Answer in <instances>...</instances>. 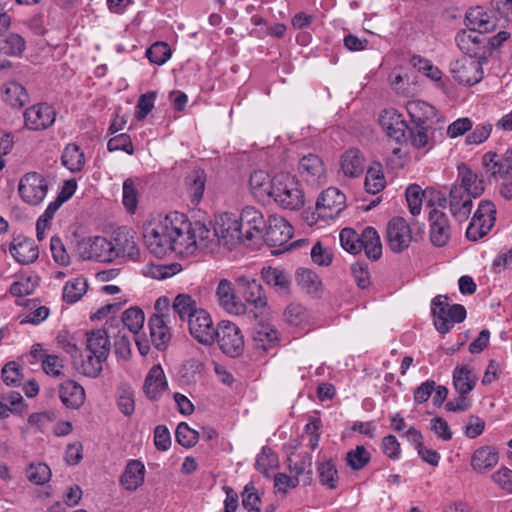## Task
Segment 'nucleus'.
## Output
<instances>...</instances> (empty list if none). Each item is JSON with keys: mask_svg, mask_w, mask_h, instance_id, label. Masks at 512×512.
<instances>
[{"mask_svg": "<svg viewBox=\"0 0 512 512\" xmlns=\"http://www.w3.org/2000/svg\"><path fill=\"white\" fill-rule=\"evenodd\" d=\"M411 64L413 65V67L423 72L431 80L435 82L441 81V70L433 66L429 60L422 58L421 56H413L411 58Z\"/></svg>", "mask_w": 512, "mask_h": 512, "instance_id": "nucleus-63", "label": "nucleus"}, {"mask_svg": "<svg viewBox=\"0 0 512 512\" xmlns=\"http://www.w3.org/2000/svg\"><path fill=\"white\" fill-rule=\"evenodd\" d=\"M59 396L62 403L72 409L79 408L85 401L84 388L72 380H66L60 385Z\"/></svg>", "mask_w": 512, "mask_h": 512, "instance_id": "nucleus-36", "label": "nucleus"}, {"mask_svg": "<svg viewBox=\"0 0 512 512\" xmlns=\"http://www.w3.org/2000/svg\"><path fill=\"white\" fill-rule=\"evenodd\" d=\"M187 192L194 204L199 203L203 197L206 184L205 172L201 169L192 170L185 179Z\"/></svg>", "mask_w": 512, "mask_h": 512, "instance_id": "nucleus-45", "label": "nucleus"}, {"mask_svg": "<svg viewBox=\"0 0 512 512\" xmlns=\"http://www.w3.org/2000/svg\"><path fill=\"white\" fill-rule=\"evenodd\" d=\"M364 156L359 149L352 148L341 156L340 167L345 176L359 177L364 171Z\"/></svg>", "mask_w": 512, "mask_h": 512, "instance_id": "nucleus-38", "label": "nucleus"}, {"mask_svg": "<svg viewBox=\"0 0 512 512\" xmlns=\"http://www.w3.org/2000/svg\"><path fill=\"white\" fill-rule=\"evenodd\" d=\"M238 224L244 245L257 246L262 243L267 221L259 210L252 206L244 207L238 217Z\"/></svg>", "mask_w": 512, "mask_h": 512, "instance_id": "nucleus-5", "label": "nucleus"}, {"mask_svg": "<svg viewBox=\"0 0 512 512\" xmlns=\"http://www.w3.org/2000/svg\"><path fill=\"white\" fill-rule=\"evenodd\" d=\"M499 462V453L492 446H481L471 456V467L479 474L492 470Z\"/></svg>", "mask_w": 512, "mask_h": 512, "instance_id": "nucleus-32", "label": "nucleus"}, {"mask_svg": "<svg viewBox=\"0 0 512 512\" xmlns=\"http://www.w3.org/2000/svg\"><path fill=\"white\" fill-rule=\"evenodd\" d=\"M477 376L467 366H457L453 371V385L460 395L469 394L476 386Z\"/></svg>", "mask_w": 512, "mask_h": 512, "instance_id": "nucleus-44", "label": "nucleus"}, {"mask_svg": "<svg viewBox=\"0 0 512 512\" xmlns=\"http://www.w3.org/2000/svg\"><path fill=\"white\" fill-rule=\"evenodd\" d=\"M241 496L242 505L248 512H261V499L252 482L245 485Z\"/></svg>", "mask_w": 512, "mask_h": 512, "instance_id": "nucleus-57", "label": "nucleus"}, {"mask_svg": "<svg viewBox=\"0 0 512 512\" xmlns=\"http://www.w3.org/2000/svg\"><path fill=\"white\" fill-rule=\"evenodd\" d=\"M474 196L469 195L461 188H450L448 196L449 211L459 223L465 222L472 211Z\"/></svg>", "mask_w": 512, "mask_h": 512, "instance_id": "nucleus-27", "label": "nucleus"}, {"mask_svg": "<svg viewBox=\"0 0 512 512\" xmlns=\"http://www.w3.org/2000/svg\"><path fill=\"white\" fill-rule=\"evenodd\" d=\"M26 477L33 484L43 485L49 481L51 470L49 466L44 463L31 464L26 469Z\"/></svg>", "mask_w": 512, "mask_h": 512, "instance_id": "nucleus-55", "label": "nucleus"}, {"mask_svg": "<svg viewBox=\"0 0 512 512\" xmlns=\"http://www.w3.org/2000/svg\"><path fill=\"white\" fill-rule=\"evenodd\" d=\"M370 460V453L364 446H357L346 455L347 465L353 470H360L366 466Z\"/></svg>", "mask_w": 512, "mask_h": 512, "instance_id": "nucleus-61", "label": "nucleus"}, {"mask_svg": "<svg viewBox=\"0 0 512 512\" xmlns=\"http://www.w3.org/2000/svg\"><path fill=\"white\" fill-rule=\"evenodd\" d=\"M20 197L29 205H39L45 198L48 185L45 178L36 173L25 174L18 186Z\"/></svg>", "mask_w": 512, "mask_h": 512, "instance_id": "nucleus-10", "label": "nucleus"}, {"mask_svg": "<svg viewBox=\"0 0 512 512\" xmlns=\"http://www.w3.org/2000/svg\"><path fill=\"white\" fill-rule=\"evenodd\" d=\"M277 461V456L272 449L264 446L256 459L255 466L259 472L267 475L269 469L276 466Z\"/></svg>", "mask_w": 512, "mask_h": 512, "instance_id": "nucleus-64", "label": "nucleus"}, {"mask_svg": "<svg viewBox=\"0 0 512 512\" xmlns=\"http://www.w3.org/2000/svg\"><path fill=\"white\" fill-rule=\"evenodd\" d=\"M466 21L469 29H473L483 36L497 26V20L493 13L480 6L472 7L466 12Z\"/></svg>", "mask_w": 512, "mask_h": 512, "instance_id": "nucleus-30", "label": "nucleus"}, {"mask_svg": "<svg viewBox=\"0 0 512 512\" xmlns=\"http://www.w3.org/2000/svg\"><path fill=\"white\" fill-rule=\"evenodd\" d=\"M341 246L351 254L364 250L371 260H378L382 255V244L377 231L373 227H366L362 233L352 228H344L339 234Z\"/></svg>", "mask_w": 512, "mask_h": 512, "instance_id": "nucleus-2", "label": "nucleus"}, {"mask_svg": "<svg viewBox=\"0 0 512 512\" xmlns=\"http://www.w3.org/2000/svg\"><path fill=\"white\" fill-rule=\"evenodd\" d=\"M429 236L432 244L437 247L445 246L451 238V226L445 212L436 208L429 213Z\"/></svg>", "mask_w": 512, "mask_h": 512, "instance_id": "nucleus-23", "label": "nucleus"}, {"mask_svg": "<svg viewBox=\"0 0 512 512\" xmlns=\"http://www.w3.org/2000/svg\"><path fill=\"white\" fill-rule=\"evenodd\" d=\"M152 343L159 350L165 348L171 335L163 315L154 314L148 321Z\"/></svg>", "mask_w": 512, "mask_h": 512, "instance_id": "nucleus-41", "label": "nucleus"}, {"mask_svg": "<svg viewBox=\"0 0 512 512\" xmlns=\"http://www.w3.org/2000/svg\"><path fill=\"white\" fill-rule=\"evenodd\" d=\"M379 124L389 138L397 143L406 141L408 126L402 114L397 110L393 108L383 110L379 115Z\"/></svg>", "mask_w": 512, "mask_h": 512, "instance_id": "nucleus-18", "label": "nucleus"}, {"mask_svg": "<svg viewBox=\"0 0 512 512\" xmlns=\"http://www.w3.org/2000/svg\"><path fill=\"white\" fill-rule=\"evenodd\" d=\"M82 248L81 253L85 259L99 262H111L115 259L112 239L100 236L90 238L83 242Z\"/></svg>", "mask_w": 512, "mask_h": 512, "instance_id": "nucleus-24", "label": "nucleus"}, {"mask_svg": "<svg viewBox=\"0 0 512 512\" xmlns=\"http://www.w3.org/2000/svg\"><path fill=\"white\" fill-rule=\"evenodd\" d=\"M106 360L107 358H102L97 354L85 352L84 358L79 354L72 363L79 373L90 378H96L101 373L102 365Z\"/></svg>", "mask_w": 512, "mask_h": 512, "instance_id": "nucleus-39", "label": "nucleus"}, {"mask_svg": "<svg viewBox=\"0 0 512 512\" xmlns=\"http://www.w3.org/2000/svg\"><path fill=\"white\" fill-rule=\"evenodd\" d=\"M254 348L260 352H267L278 341V332L268 324H259L252 336Z\"/></svg>", "mask_w": 512, "mask_h": 512, "instance_id": "nucleus-43", "label": "nucleus"}, {"mask_svg": "<svg viewBox=\"0 0 512 512\" xmlns=\"http://www.w3.org/2000/svg\"><path fill=\"white\" fill-rule=\"evenodd\" d=\"M183 234L189 237L187 245H183V253H192L195 248H200L209 253H214L218 249L217 234L215 227H208L206 224L196 221H188V228Z\"/></svg>", "mask_w": 512, "mask_h": 512, "instance_id": "nucleus-6", "label": "nucleus"}, {"mask_svg": "<svg viewBox=\"0 0 512 512\" xmlns=\"http://www.w3.org/2000/svg\"><path fill=\"white\" fill-rule=\"evenodd\" d=\"M144 392L150 400H158L168 388L164 371L160 365H153L144 382Z\"/></svg>", "mask_w": 512, "mask_h": 512, "instance_id": "nucleus-33", "label": "nucleus"}, {"mask_svg": "<svg viewBox=\"0 0 512 512\" xmlns=\"http://www.w3.org/2000/svg\"><path fill=\"white\" fill-rule=\"evenodd\" d=\"M146 56L151 63L162 65L171 57V50L168 44L156 42L147 49Z\"/></svg>", "mask_w": 512, "mask_h": 512, "instance_id": "nucleus-58", "label": "nucleus"}, {"mask_svg": "<svg viewBox=\"0 0 512 512\" xmlns=\"http://www.w3.org/2000/svg\"><path fill=\"white\" fill-rule=\"evenodd\" d=\"M215 340L221 351L230 356L238 357L244 350V337L239 327L226 320L217 324Z\"/></svg>", "mask_w": 512, "mask_h": 512, "instance_id": "nucleus-8", "label": "nucleus"}, {"mask_svg": "<svg viewBox=\"0 0 512 512\" xmlns=\"http://www.w3.org/2000/svg\"><path fill=\"white\" fill-rule=\"evenodd\" d=\"M173 309L182 320L187 319V321H190V318H192L200 308L197 307V303L192 296L179 294L173 301Z\"/></svg>", "mask_w": 512, "mask_h": 512, "instance_id": "nucleus-50", "label": "nucleus"}, {"mask_svg": "<svg viewBox=\"0 0 512 512\" xmlns=\"http://www.w3.org/2000/svg\"><path fill=\"white\" fill-rule=\"evenodd\" d=\"M188 228V221L183 214L174 212L158 222L149 223L144 227L143 238L151 253L162 257L169 252L183 253V245L189 237L183 234Z\"/></svg>", "mask_w": 512, "mask_h": 512, "instance_id": "nucleus-1", "label": "nucleus"}, {"mask_svg": "<svg viewBox=\"0 0 512 512\" xmlns=\"http://www.w3.org/2000/svg\"><path fill=\"white\" fill-rule=\"evenodd\" d=\"M188 328L191 336L199 343L203 345L214 343L216 328H214L212 318L206 310L199 309L188 321Z\"/></svg>", "mask_w": 512, "mask_h": 512, "instance_id": "nucleus-15", "label": "nucleus"}, {"mask_svg": "<svg viewBox=\"0 0 512 512\" xmlns=\"http://www.w3.org/2000/svg\"><path fill=\"white\" fill-rule=\"evenodd\" d=\"M319 479L322 485L330 489L337 486L338 475L337 469L332 461H325L318 466Z\"/></svg>", "mask_w": 512, "mask_h": 512, "instance_id": "nucleus-56", "label": "nucleus"}, {"mask_svg": "<svg viewBox=\"0 0 512 512\" xmlns=\"http://www.w3.org/2000/svg\"><path fill=\"white\" fill-rule=\"evenodd\" d=\"M406 109L414 126H444L435 107L425 101H409Z\"/></svg>", "mask_w": 512, "mask_h": 512, "instance_id": "nucleus-17", "label": "nucleus"}, {"mask_svg": "<svg viewBox=\"0 0 512 512\" xmlns=\"http://www.w3.org/2000/svg\"><path fill=\"white\" fill-rule=\"evenodd\" d=\"M385 177L379 163L368 168L365 177V190L370 194H377L385 187Z\"/></svg>", "mask_w": 512, "mask_h": 512, "instance_id": "nucleus-51", "label": "nucleus"}, {"mask_svg": "<svg viewBox=\"0 0 512 512\" xmlns=\"http://www.w3.org/2000/svg\"><path fill=\"white\" fill-rule=\"evenodd\" d=\"M3 101L14 109H20L29 102V95L23 85L10 81L3 85Z\"/></svg>", "mask_w": 512, "mask_h": 512, "instance_id": "nucleus-42", "label": "nucleus"}, {"mask_svg": "<svg viewBox=\"0 0 512 512\" xmlns=\"http://www.w3.org/2000/svg\"><path fill=\"white\" fill-rule=\"evenodd\" d=\"M405 195L410 213L414 216L420 214L424 196L422 188L417 184H411L407 187Z\"/></svg>", "mask_w": 512, "mask_h": 512, "instance_id": "nucleus-60", "label": "nucleus"}, {"mask_svg": "<svg viewBox=\"0 0 512 512\" xmlns=\"http://www.w3.org/2000/svg\"><path fill=\"white\" fill-rule=\"evenodd\" d=\"M293 236L292 226L281 216H269L263 241L271 247H283Z\"/></svg>", "mask_w": 512, "mask_h": 512, "instance_id": "nucleus-13", "label": "nucleus"}, {"mask_svg": "<svg viewBox=\"0 0 512 512\" xmlns=\"http://www.w3.org/2000/svg\"><path fill=\"white\" fill-rule=\"evenodd\" d=\"M25 49V40L16 33L8 34L0 46V53L6 56H20Z\"/></svg>", "mask_w": 512, "mask_h": 512, "instance_id": "nucleus-54", "label": "nucleus"}, {"mask_svg": "<svg viewBox=\"0 0 512 512\" xmlns=\"http://www.w3.org/2000/svg\"><path fill=\"white\" fill-rule=\"evenodd\" d=\"M145 466L139 460H130L120 477L121 485L129 491H134L144 483Z\"/></svg>", "mask_w": 512, "mask_h": 512, "instance_id": "nucleus-37", "label": "nucleus"}, {"mask_svg": "<svg viewBox=\"0 0 512 512\" xmlns=\"http://www.w3.org/2000/svg\"><path fill=\"white\" fill-rule=\"evenodd\" d=\"M216 297L219 305L229 314L237 316L246 314V304L236 296L233 285L228 279L219 281L216 288Z\"/></svg>", "mask_w": 512, "mask_h": 512, "instance_id": "nucleus-22", "label": "nucleus"}, {"mask_svg": "<svg viewBox=\"0 0 512 512\" xmlns=\"http://www.w3.org/2000/svg\"><path fill=\"white\" fill-rule=\"evenodd\" d=\"M235 283L248 304L256 309H263L267 306L265 291L255 278L240 275L235 278Z\"/></svg>", "mask_w": 512, "mask_h": 512, "instance_id": "nucleus-19", "label": "nucleus"}, {"mask_svg": "<svg viewBox=\"0 0 512 512\" xmlns=\"http://www.w3.org/2000/svg\"><path fill=\"white\" fill-rule=\"evenodd\" d=\"M451 188H461L463 192L479 198L485 191V181L480 172L472 170L467 164L457 166L456 183Z\"/></svg>", "mask_w": 512, "mask_h": 512, "instance_id": "nucleus-14", "label": "nucleus"}, {"mask_svg": "<svg viewBox=\"0 0 512 512\" xmlns=\"http://www.w3.org/2000/svg\"><path fill=\"white\" fill-rule=\"evenodd\" d=\"M301 176L312 185L320 184L326 177L322 159L316 154H308L299 161Z\"/></svg>", "mask_w": 512, "mask_h": 512, "instance_id": "nucleus-31", "label": "nucleus"}, {"mask_svg": "<svg viewBox=\"0 0 512 512\" xmlns=\"http://www.w3.org/2000/svg\"><path fill=\"white\" fill-rule=\"evenodd\" d=\"M9 252L20 264L33 263L39 256V249L34 240L22 235L13 238Z\"/></svg>", "mask_w": 512, "mask_h": 512, "instance_id": "nucleus-28", "label": "nucleus"}, {"mask_svg": "<svg viewBox=\"0 0 512 512\" xmlns=\"http://www.w3.org/2000/svg\"><path fill=\"white\" fill-rule=\"evenodd\" d=\"M88 283L84 277H76L66 282L63 287V300L68 304L79 301L87 292Z\"/></svg>", "mask_w": 512, "mask_h": 512, "instance_id": "nucleus-48", "label": "nucleus"}, {"mask_svg": "<svg viewBox=\"0 0 512 512\" xmlns=\"http://www.w3.org/2000/svg\"><path fill=\"white\" fill-rule=\"evenodd\" d=\"M455 41L458 48L466 54L465 56L473 57L479 53L485 37L477 31L468 28L467 30L459 31L456 34Z\"/></svg>", "mask_w": 512, "mask_h": 512, "instance_id": "nucleus-35", "label": "nucleus"}, {"mask_svg": "<svg viewBox=\"0 0 512 512\" xmlns=\"http://www.w3.org/2000/svg\"><path fill=\"white\" fill-rule=\"evenodd\" d=\"M215 231L217 234L218 247L224 246L232 249L237 244H243L240 232L238 217L232 213H223L215 219Z\"/></svg>", "mask_w": 512, "mask_h": 512, "instance_id": "nucleus-9", "label": "nucleus"}, {"mask_svg": "<svg viewBox=\"0 0 512 512\" xmlns=\"http://www.w3.org/2000/svg\"><path fill=\"white\" fill-rule=\"evenodd\" d=\"M86 353L97 354L108 358L110 353L109 334L106 330L97 329L86 334Z\"/></svg>", "mask_w": 512, "mask_h": 512, "instance_id": "nucleus-40", "label": "nucleus"}, {"mask_svg": "<svg viewBox=\"0 0 512 512\" xmlns=\"http://www.w3.org/2000/svg\"><path fill=\"white\" fill-rule=\"evenodd\" d=\"M312 458L309 454H305L300 460L293 461L288 458V468L292 477H298L299 483L302 482L305 486L310 485L312 482Z\"/></svg>", "mask_w": 512, "mask_h": 512, "instance_id": "nucleus-46", "label": "nucleus"}, {"mask_svg": "<svg viewBox=\"0 0 512 512\" xmlns=\"http://www.w3.org/2000/svg\"><path fill=\"white\" fill-rule=\"evenodd\" d=\"M138 204V191L134 180L128 178L123 183V205L126 210L133 214Z\"/></svg>", "mask_w": 512, "mask_h": 512, "instance_id": "nucleus-59", "label": "nucleus"}, {"mask_svg": "<svg viewBox=\"0 0 512 512\" xmlns=\"http://www.w3.org/2000/svg\"><path fill=\"white\" fill-rule=\"evenodd\" d=\"M261 279L281 297H286L291 292V276L284 269L272 266L263 267Z\"/></svg>", "mask_w": 512, "mask_h": 512, "instance_id": "nucleus-25", "label": "nucleus"}, {"mask_svg": "<svg viewBox=\"0 0 512 512\" xmlns=\"http://www.w3.org/2000/svg\"><path fill=\"white\" fill-rule=\"evenodd\" d=\"M482 165L491 177H512V150L501 154L489 151L483 155Z\"/></svg>", "mask_w": 512, "mask_h": 512, "instance_id": "nucleus-20", "label": "nucleus"}, {"mask_svg": "<svg viewBox=\"0 0 512 512\" xmlns=\"http://www.w3.org/2000/svg\"><path fill=\"white\" fill-rule=\"evenodd\" d=\"M269 198L288 210H298L304 205V193L299 180L292 174L280 172L274 175Z\"/></svg>", "mask_w": 512, "mask_h": 512, "instance_id": "nucleus-3", "label": "nucleus"}, {"mask_svg": "<svg viewBox=\"0 0 512 512\" xmlns=\"http://www.w3.org/2000/svg\"><path fill=\"white\" fill-rule=\"evenodd\" d=\"M443 129L444 126H414L409 141L414 148L427 152L434 147L437 137L442 136Z\"/></svg>", "mask_w": 512, "mask_h": 512, "instance_id": "nucleus-29", "label": "nucleus"}, {"mask_svg": "<svg viewBox=\"0 0 512 512\" xmlns=\"http://www.w3.org/2000/svg\"><path fill=\"white\" fill-rule=\"evenodd\" d=\"M431 310L434 325L438 332L448 333L455 323H461L466 318V309L461 304H450L447 296L438 295L433 298Z\"/></svg>", "mask_w": 512, "mask_h": 512, "instance_id": "nucleus-4", "label": "nucleus"}, {"mask_svg": "<svg viewBox=\"0 0 512 512\" xmlns=\"http://www.w3.org/2000/svg\"><path fill=\"white\" fill-rule=\"evenodd\" d=\"M297 284L309 294H316L321 287V281L313 271L300 268L296 273Z\"/></svg>", "mask_w": 512, "mask_h": 512, "instance_id": "nucleus-52", "label": "nucleus"}, {"mask_svg": "<svg viewBox=\"0 0 512 512\" xmlns=\"http://www.w3.org/2000/svg\"><path fill=\"white\" fill-rule=\"evenodd\" d=\"M144 321V313L138 307H130L123 312L122 323L133 335L141 332Z\"/></svg>", "mask_w": 512, "mask_h": 512, "instance_id": "nucleus-53", "label": "nucleus"}, {"mask_svg": "<svg viewBox=\"0 0 512 512\" xmlns=\"http://www.w3.org/2000/svg\"><path fill=\"white\" fill-rule=\"evenodd\" d=\"M112 245L115 259L121 257L126 260L139 259L140 250L133 233L126 228H119L113 233Z\"/></svg>", "mask_w": 512, "mask_h": 512, "instance_id": "nucleus-21", "label": "nucleus"}, {"mask_svg": "<svg viewBox=\"0 0 512 512\" xmlns=\"http://www.w3.org/2000/svg\"><path fill=\"white\" fill-rule=\"evenodd\" d=\"M182 270V266L179 263H170V264H154L149 263L143 267V274L145 276L163 280L169 277H172L179 273Z\"/></svg>", "mask_w": 512, "mask_h": 512, "instance_id": "nucleus-49", "label": "nucleus"}, {"mask_svg": "<svg viewBox=\"0 0 512 512\" xmlns=\"http://www.w3.org/2000/svg\"><path fill=\"white\" fill-rule=\"evenodd\" d=\"M62 164L71 172H80L85 165V156L80 147L68 144L62 153Z\"/></svg>", "mask_w": 512, "mask_h": 512, "instance_id": "nucleus-47", "label": "nucleus"}, {"mask_svg": "<svg viewBox=\"0 0 512 512\" xmlns=\"http://www.w3.org/2000/svg\"><path fill=\"white\" fill-rule=\"evenodd\" d=\"M346 207V196L339 189L329 187L321 193L316 202V213L323 220L337 217Z\"/></svg>", "mask_w": 512, "mask_h": 512, "instance_id": "nucleus-11", "label": "nucleus"}, {"mask_svg": "<svg viewBox=\"0 0 512 512\" xmlns=\"http://www.w3.org/2000/svg\"><path fill=\"white\" fill-rule=\"evenodd\" d=\"M273 181L274 176L271 178L268 172L261 169L253 171L248 181L252 195L258 200L269 198Z\"/></svg>", "mask_w": 512, "mask_h": 512, "instance_id": "nucleus-34", "label": "nucleus"}, {"mask_svg": "<svg viewBox=\"0 0 512 512\" xmlns=\"http://www.w3.org/2000/svg\"><path fill=\"white\" fill-rule=\"evenodd\" d=\"M176 441L185 448L193 447L198 441V432L191 429L187 423H180L175 432Z\"/></svg>", "mask_w": 512, "mask_h": 512, "instance_id": "nucleus-62", "label": "nucleus"}, {"mask_svg": "<svg viewBox=\"0 0 512 512\" xmlns=\"http://www.w3.org/2000/svg\"><path fill=\"white\" fill-rule=\"evenodd\" d=\"M453 78L460 84L474 85L483 77L480 62L471 56H463L450 64Z\"/></svg>", "mask_w": 512, "mask_h": 512, "instance_id": "nucleus-12", "label": "nucleus"}, {"mask_svg": "<svg viewBox=\"0 0 512 512\" xmlns=\"http://www.w3.org/2000/svg\"><path fill=\"white\" fill-rule=\"evenodd\" d=\"M412 236L408 223L403 218L392 219L387 227V241L394 252H401L411 243Z\"/></svg>", "mask_w": 512, "mask_h": 512, "instance_id": "nucleus-26", "label": "nucleus"}, {"mask_svg": "<svg viewBox=\"0 0 512 512\" xmlns=\"http://www.w3.org/2000/svg\"><path fill=\"white\" fill-rule=\"evenodd\" d=\"M56 111L47 103L35 104L24 113L26 128L33 131H41L49 128L55 122Z\"/></svg>", "mask_w": 512, "mask_h": 512, "instance_id": "nucleus-16", "label": "nucleus"}, {"mask_svg": "<svg viewBox=\"0 0 512 512\" xmlns=\"http://www.w3.org/2000/svg\"><path fill=\"white\" fill-rule=\"evenodd\" d=\"M496 221V207L490 200H481L466 229V237L471 241L486 236Z\"/></svg>", "mask_w": 512, "mask_h": 512, "instance_id": "nucleus-7", "label": "nucleus"}]
</instances>
